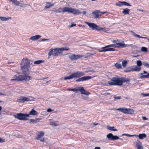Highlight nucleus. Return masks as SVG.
I'll list each match as a JSON object with an SVG mask.
<instances>
[{"label": "nucleus", "mask_w": 149, "mask_h": 149, "mask_svg": "<svg viewBox=\"0 0 149 149\" xmlns=\"http://www.w3.org/2000/svg\"><path fill=\"white\" fill-rule=\"evenodd\" d=\"M141 50L143 52H146L147 51V49L146 47H142L141 48Z\"/></svg>", "instance_id": "42"}, {"label": "nucleus", "mask_w": 149, "mask_h": 149, "mask_svg": "<svg viewBox=\"0 0 149 149\" xmlns=\"http://www.w3.org/2000/svg\"><path fill=\"white\" fill-rule=\"evenodd\" d=\"M92 14L95 16V18H97L100 16V11L96 10L93 12Z\"/></svg>", "instance_id": "14"}, {"label": "nucleus", "mask_w": 149, "mask_h": 149, "mask_svg": "<svg viewBox=\"0 0 149 149\" xmlns=\"http://www.w3.org/2000/svg\"><path fill=\"white\" fill-rule=\"evenodd\" d=\"M134 113V111L133 109L126 108V114H133Z\"/></svg>", "instance_id": "22"}, {"label": "nucleus", "mask_w": 149, "mask_h": 149, "mask_svg": "<svg viewBox=\"0 0 149 149\" xmlns=\"http://www.w3.org/2000/svg\"><path fill=\"white\" fill-rule=\"evenodd\" d=\"M49 40L46 39H43L42 40L43 41H45V40Z\"/></svg>", "instance_id": "61"}, {"label": "nucleus", "mask_w": 149, "mask_h": 149, "mask_svg": "<svg viewBox=\"0 0 149 149\" xmlns=\"http://www.w3.org/2000/svg\"><path fill=\"white\" fill-rule=\"evenodd\" d=\"M50 124L52 126H56L58 125V122H51Z\"/></svg>", "instance_id": "36"}, {"label": "nucleus", "mask_w": 149, "mask_h": 149, "mask_svg": "<svg viewBox=\"0 0 149 149\" xmlns=\"http://www.w3.org/2000/svg\"><path fill=\"white\" fill-rule=\"evenodd\" d=\"M67 90L69 91H73L75 92L76 93H78V91H80L81 94L87 95H88L90 94V93L89 92L86 91L84 89V88L82 87H78L77 88L72 89L68 88Z\"/></svg>", "instance_id": "3"}, {"label": "nucleus", "mask_w": 149, "mask_h": 149, "mask_svg": "<svg viewBox=\"0 0 149 149\" xmlns=\"http://www.w3.org/2000/svg\"><path fill=\"white\" fill-rule=\"evenodd\" d=\"M130 81V79L122 77H113L111 81H109L108 84L110 85H116L121 86L123 83L129 82Z\"/></svg>", "instance_id": "2"}, {"label": "nucleus", "mask_w": 149, "mask_h": 149, "mask_svg": "<svg viewBox=\"0 0 149 149\" xmlns=\"http://www.w3.org/2000/svg\"><path fill=\"white\" fill-rule=\"evenodd\" d=\"M66 8H68V7H64L63 8H60L57 9V11L58 13H61L62 12H63L64 13L67 12V11H65V10H67L66 9Z\"/></svg>", "instance_id": "21"}, {"label": "nucleus", "mask_w": 149, "mask_h": 149, "mask_svg": "<svg viewBox=\"0 0 149 149\" xmlns=\"http://www.w3.org/2000/svg\"><path fill=\"white\" fill-rule=\"evenodd\" d=\"M132 71V68H129L125 70V72H129Z\"/></svg>", "instance_id": "43"}, {"label": "nucleus", "mask_w": 149, "mask_h": 149, "mask_svg": "<svg viewBox=\"0 0 149 149\" xmlns=\"http://www.w3.org/2000/svg\"><path fill=\"white\" fill-rule=\"evenodd\" d=\"M53 5V4L52 3L50 2H47L46 3V6L45 7V8L46 9L49 8H50Z\"/></svg>", "instance_id": "25"}, {"label": "nucleus", "mask_w": 149, "mask_h": 149, "mask_svg": "<svg viewBox=\"0 0 149 149\" xmlns=\"http://www.w3.org/2000/svg\"><path fill=\"white\" fill-rule=\"evenodd\" d=\"M65 10L67 12L69 13H72L74 15H78L81 14L82 12L78 9L76 8H73L71 7H68L66 8Z\"/></svg>", "instance_id": "7"}, {"label": "nucleus", "mask_w": 149, "mask_h": 149, "mask_svg": "<svg viewBox=\"0 0 149 149\" xmlns=\"http://www.w3.org/2000/svg\"><path fill=\"white\" fill-rule=\"evenodd\" d=\"M114 97L115 99L114 100H115L117 99L119 100L121 98V97L120 96H117V97L114 96Z\"/></svg>", "instance_id": "45"}, {"label": "nucleus", "mask_w": 149, "mask_h": 149, "mask_svg": "<svg viewBox=\"0 0 149 149\" xmlns=\"http://www.w3.org/2000/svg\"><path fill=\"white\" fill-rule=\"evenodd\" d=\"M141 76L140 77V79L143 78H149V73L147 74L143 75V73H140Z\"/></svg>", "instance_id": "23"}, {"label": "nucleus", "mask_w": 149, "mask_h": 149, "mask_svg": "<svg viewBox=\"0 0 149 149\" xmlns=\"http://www.w3.org/2000/svg\"><path fill=\"white\" fill-rule=\"evenodd\" d=\"M44 61L42 60H38L37 61H35L34 62V63L35 64H39L41 63H43Z\"/></svg>", "instance_id": "33"}, {"label": "nucleus", "mask_w": 149, "mask_h": 149, "mask_svg": "<svg viewBox=\"0 0 149 149\" xmlns=\"http://www.w3.org/2000/svg\"><path fill=\"white\" fill-rule=\"evenodd\" d=\"M5 140L2 139L0 138V142H4Z\"/></svg>", "instance_id": "50"}, {"label": "nucleus", "mask_w": 149, "mask_h": 149, "mask_svg": "<svg viewBox=\"0 0 149 149\" xmlns=\"http://www.w3.org/2000/svg\"><path fill=\"white\" fill-rule=\"evenodd\" d=\"M116 45H117V48H118L120 47H125L128 46H130L131 47L132 45H129L127 44H125L123 42V43H116Z\"/></svg>", "instance_id": "13"}, {"label": "nucleus", "mask_w": 149, "mask_h": 149, "mask_svg": "<svg viewBox=\"0 0 149 149\" xmlns=\"http://www.w3.org/2000/svg\"><path fill=\"white\" fill-rule=\"evenodd\" d=\"M83 57V56L81 55L78 54L75 55V54H72L71 55H69L68 57L72 61H74L77 60Z\"/></svg>", "instance_id": "9"}, {"label": "nucleus", "mask_w": 149, "mask_h": 149, "mask_svg": "<svg viewBox=\"0 0 149 149\" xmlns=\"http://www.w3.org/2000/svg\"><path fill=\"white\" fill-rule=\"evenodd\" d=\"M21 101V102L23 103L25 101H31V100L29 97H26L24 96H21L19 97L17 99V102H20L19 101Z\"/></svg>", "instance_id": "12"}, {"label": "nucleus", "mask_w": 149, "mask_h": 149, "mask_svg": "<svg viewBox=\"0 0 149 149\" xmlns=\"http://www.w3.org/2000/svg\"><path fill=\"white\" fill-rule=\"evenodd\" d=\"M137 149H143V147L141 145L140 146H137Z\"/></svg>", "instance_id": "48"}, {"label": "nucleus", "mask_w": 149, "mask_h": 149, "mask_svg": "<svg viewBox=\"0 0 149 149\" xmlns=\"http://www.w3.org/2000/svg\"><path fill=\"white\" fill-rule=\"evenodd\" d=\"M112 42L113 43H116V40H113Z\"/></svg>", "instance_id": "63"}, {"label": "nucleus", "mask_w": 149, "mask_h": 149, "mask_svg": "<svg viewBox=\"0 0 149 149\" xmlns=\"http://www.w3.org/2000/svg\"><path fill=\"white\" fill-rule=\"evenodd\" d=\"M11 17H0V19L2 21H7L11 19Z\"/></svg>", "instance_id": "29"}, {"label": "nucleus", "mask_w": 149, "mask_h": 149, "mask_svg": "<svg viewBox=\"0 0 149 149\" xmlns=\"http://www.w3.org/2000/svg\"><path fill=\"white\" fill-rule=\"evenodd\" d=\"M61 53V50L59 48H56L54 49L52 48L50 49L49 52L48 54V58H49V56L51 55L53 56H58L59 54Z\"/></svg>", "instance_id": "6"}, {"label": "nucleus", "mask_w": 149, "mask_h": 149, "mask_svg": "<svg viewBox=\"0 0 149 149\" xmlns=\"http://www.w3.org/2000/svg\"><path fill=\"white\" fill-rule=\"evenodd\" d=\"M106 12H100V13H101V14H100V16L102 15V14H104V13H106Z\"/></svg>", "instance_id": "56"}, {"label": "nucleus", "mask_w": 149, "mask_h": 149, "mask_svg": "<svg viewBox=\"0 0 149 149\" xmlns=\"http://www.w3.org/2000/svg\"><path fill=\"white\" fill-rule=\"evenodd\" d=\"M38 114V113L37 111H36L34 109H32L29 112V113L28 114H29V115H31L34 116H36Z\"/></svg>", "instance_id": "20"}, {"label": "nucleus", "mask_w": 149, "mask_h": 149, "mask_svg": "<svg viewBox=\"0 0 149 149\" xmlns=\"http://www.w3.org/2000/svg\"><path fill=\"white\" fill-rule=\"evenodd\" d=\"M40 120V119L39 118L32 119L30 120V121L31 123H36L37 122H38Z\"/></svg>", "instance_id": "26"}, {"label": "nucleus", "mask_w": 149, "mask_h": 149, "mask_svg": "<svg viewBox=\"0 0 149 149\" xmlns=\"http://www.w3.org/2000/svg\"><path fill=\"white\" fill-rule=\"evenodd\" d=\"M146 135L145 134L143 133L139 134V135H136L135 136L138 137L139 139H142L146 137Z\"/></svg>", "instance_id": "17"}, {"label": "nucleus", "mask_w": 149, "mask_h": 149, "mask_svg": "<svg viewBox=\"0 0 149 149\" xmlns=\"http://www.w3.org/2000/svg\"><path fill=\"white\" fill-rule=\"evenodd\" d=\"M30 66L29 60L28 59H23L21 64V67L22 74L24 75H15L14 79H12L11 81H29L32 78L31 76H29L30 73Z\"/></svg>", "instance_id": "1"}, {"label": "nucleus", "mask_w": 149, "mask_h": 149, "mask_svg": "<svg viewBox=\"0 0 149 149\" xmlns=\"http://www.w3.org/2000/svg\"><path fill=\"white\" fill-rule=\"evenodd\" d=\"M143 73H144V74H148V72L146 71H143Z\"/></svg>", "instance_id": "59"}, {"label": "nucleus", "mask_w": 149, "mask_h": 149, "mask_svg": "<svg viewBox=\"0 0 149 149\" xmlns=\"http://www.w3.org/2000/svg\"><path fill=\"white\" fill-rule=\"evenodd\" d=\"M93 125H98V123H96V124H95V123H93Z\"/></svg>", "instance_id": "64"}, {"label": "nucleus", "mask_w": 149, "mask_h": 149, "mask_svg": "<svg viewBox=\"0 0 149 149\" xmlns=\"http://www.w3.org/2000/svg\"><path fill=\"white\" fill-rule=\"evenodd\" d=\"M123 2L119 1L116 4V5L119 6H123Z\"/></svg>", "instance_id": "39"}, {"label": "nucleus", "mask_w": 149, "mask_h": 149, "mask_svg": "<svg viewBox=\"0 0 149 149\" xmlns=\"http://www.w3.org/2000/svg\"><path fill=\"white\" fill-rule=\"evenodd\" d=\"M127 134H122V136H127Z\"/></svg>", "instance_id": "62"}, {"label": "nucleus", "mask_w": 149, "mask_h": 149, "mask_svg": "<svg viewBox=\"0 0 149 149\" xmlns=\"http://www.w3.org/2000/svg\"><path fill=\"white\" fill-rule=\"evenodd\" d=\"M40 141L44 142L45 141V139L44 138H42V139H39Z\"/></svg>", "instance_id": "51"}, {"label": "nucleus", "mask_w": 149, "mask_h": 149, "mask_svg": "<svg viewBox=\"0 0 149 149\" xmlns=\"http://www.w3.org/2000/svg\"><path fill=\"white\" fill-rule=\"evenodd\" d=\"M135 36L137 37H138V38H141V36L140 35H139L135 34Z\"/></svg>", "instance_id": "54"}, {"label": "nucleus", "mask_w": 149, "mask_h": 149, "mask_svg": "<svg viewBox=\"0 0 149 149\" xmlns=\"http://www.w3.org/2000/svg\"><path fill=\"white\" fill-rule=\"evenodd\" d=\"M10 1L12 2L13 4H15L16 2L17 1V0H9Z\"/></svg>", "instance_id": "47"}, {"label": "nucleus", "mask_w": 149, "mask_h": 149, "mask_svg": "<svg viewBox=\"0 0 149 149\" xmlns=\"http://www.w3.org/2000/svg\"><path fill=\"white\" fill-rule=\"evenodd\" d=\"M123 5H125V6H131L130 5V3H127L126 2H125V1H123Z\"/></svg>", "instance_id": "46"}, {"label": "nucleus", "mask_w": 149, "mask_h": 149, "mask_svg": "<svg viewBox=\"0 0 149 149\" xmlns=\"http://www.w3.org/2000/svg\"><path fill=\"white\" fill-rule=\"evenodd\" d=\"M113 135L112 133H109L107 135V137L109 140L112 141Z\"/></svg>", "instance_id": "31"}, {"label": "nucleus", "mask_w": 149, "mask_h": 149, "mask_svg": "<svg viewBox=\"0 0 149 149\" xmlns=\"http://www.w3.org/2000/svg\"><path fill=\"white\" fill-rule=\"evenodd\" d=\"M137 66L139 68H141V66L142 65V63L141 61L139 60L137 61Z\"/></svg>", "instance_id": "37"}, {"label": "nucleus", "mask_w": 149, "mask_h": 149, "mask_svg": "<svg viewBox=\"0 0 149 149\" xmlns=\"http://www.w3.org/2000/svg\"><path fill=\"white\" fill-rule=\"evenodd\" d=\"M6 95L4 93H0V95Z\"/></svg>", "instance_id": "60"}, {"label": "nucleus", "mask_w": 149, "mask_h": 149, "mask_svg": "<svg viewBox=\"0 0 149 149\" xmlns=\"http://www.w3.org/2000/svg\"><path fill=\"white\" fill-rule=\"evenodd\" d=\"M128 61V60H124L122 61V65L123 68H125L126 67Z\"/></svg>", "instance_id": "27"}, {"label": "nucleus", "mask_w": 149, "mask_h": 149, "mask_svg": "<svg viewBox=\"0 0 149 149\" xmlns=\"http://www.w3.org/2000/svg\"><path fill=\"white\" fill-rule=\"evenodd\" d=\"M44 135V133L43 132H41L39 133L38 135L37 136L36 138V139H40Z\"/></svg>", "instance_id": "24"}, {"label": "nucleus", "mask_w": 149, "mask_h": 149, "mask_svg": "<svg viewBox=\"0 0 149 149\" xmlns=\"http://www.w3.org/2000/svg\"><path fill=\"white\" fill-rule=\"evenodd\" d=\"M132 71L139 72L141 69V68H139L137 65H134L132 67Z\"/></svg>", "instance_id": "15"}, {"label": "nucleus", "mask_w": 149, "mask_h": 149, "mask_svg": "<svg viewBox=\"0 0 149 149\" xmlns=\"http://www.w3.org/2000/svg\"><path fill=\"white\" fill-rule=\"evenodd\" d=\"M76 26V24H72L71 25H70V27L71 28V27H72L73 26Z\"/></svg>", "instance_id": "55"}, {"label": "nucleus", "mask_w": 149, "mask_h": 149, "mask_svg": "<svg viewBox=\"0 0 149 149\" xmlns=\"http://www.w3.org/2000/svg\"><path fill=\"white\" fill-rule=\"evenodd\" d=\"M119 139V137L116 135H113L112 140H116Z\"/></svg>", "instance_id": "41"}, {"label": "nucleus", "mask_w": 149, "mask_h": 149, "mask_svg": "<svg viewBox=\"0 0 149 149\" xmlns=\"http://www.w3.org/2000/svg\"><path fill=\"white\" fill-rule=\"evenodd\" d=\"M52 111V110L51 109H47V111L48 112H50Z\"/></svg>", "instance_id": "53"}, {"label": "nucleus", "mask_w": 149, "mask_h": 149, "mask_svg": "<svg viewBox=\"0 0 149 149\" xmlns=\"http://www.w3.org/2000/svg\"><path fill=\"white\" fill-rule=\"evenodd\" d=\"M115 66L117 68H122V65L120 63H116L115 65Z\"/></svg>", "instance_id": "35"}, {"label": "nucleus", "mask_w": 149, "mask_h": 149, "mask_svg": "<svg viewBox=\"0 0 149 149\" xmlns=\"http://www.w3.org/2000/svg\"><path fill=\"white\" fill-rule=\"evenodd\" d=\"M136 145V147L141 145V143L138 140H136L135 141Z\"/></svg>", "instance_id": "40"}, {"label": "nucleus", "mask_w": 149, "mask_h": 149, "mask_svg": "<svg viewBox=\"0 0 149 149\" xmlns=\"http://www.w3.org/2000/svg\"><path fill=\"white\" fill-rule=\"evenodd\" d=\"M88 71L89 72H95L93 70H89Z\"/></svg>", "instance_id": "57"}, {"label": "nucleus", "mask_w": 149, "mask_h": 149, "mask_svg": "<svg viewBox=\"0 0 149 149\" xmlns=\"http://www.w3.org/2000/svg\"><path fill=\"white\" fill-rule=\"evenodd\" d=\"M117 45H116V43L114 44H113L110 45H108L104 47H102L101 49L100 50V49H98V51L100 52H106L107 51H114L115 50V49L114 48H109L110 47H114V48H117Z\"/></svg>", "instance_id": "4"}, {"label": "nucleus", "mask_w": 149, "mask_h": 149, "mask_svg": "<svg viewBox=\"0 0 149 149\" xmlns=\"http://www.w3.org/2000/svg\"><path fill=\"white\" fill-rule=\"evenodd\" d=\"M73 78H78L84 75V72L77 71L72 74Z\"/></svg>", "instance_id": "10"}, {"label": "nucleus", "mask_w": 149, "mask_h": 149, "mask_svg": "<svg viewBox=\"0 0 149 149\" xmlns=\"http://www.w3.org/2000/svg\"><path fill=\"white\" fill-rule=\"evenodd\" d=\"M16 6H19L21 7H25L26 5L29 6L28 4H24L17 1L15 4Z\"/></svg>", "instance_id": "16"}, {"label": "nucleus", "mask_w": 149, "mask_h": 149, "mask_svg": "<svg viewBox=\"0 0 149 149\" xmlns=\"http://www.w3.org/2000/svg\"><path fill=\"white\" fill-rule=\"evenodd\" d=\"M61 50V53L63 51H64V50H66L67 51L69 49L67 48L66 47H63V48H59Z\"/></svg>", "instance_id": "38"}, {"label": "nucleus", "mask_w": 149, "mask_h": 149, "mask_svg": "<svg viewBox=\"0 0 149 149\" xmlns=\"http://www.w3.org/2000/svg\"><path fill=\"white\" fill-rule=\"evenodd\" d=\"M107 128L109 130L112 131H117V130L116 129H115L114 127H110L109 126H107Z\"/></svg>", "instance_id": "30"}, {"label": "nucleus", "mask_w": 149, "mask_h": 149, "mask_svg": "<svg viewBox=\"0 0 149 149\" xmlns=\"http://www.w3.org/2000/svg\"><path fill=\"white\" fill-rule=\"evenodd\" d=\"M86 23L89 26L90 28H92L93 30L96 29L98 31H105L104 28L99 26L94 23H90L88 22H86Z\"/></svg>", "instance_id": "5"}, {"label": "nucleus", "mask_w": 149, "mask_h": 149, "mask_svg": "<svg viewBox=\"0 0 149 149\" xmlns=\"http://www.w3.org/2000/svg\"><path fill=\"white\" fill-rule=\"evenodd\" d=\"M126 108L125 107H121L119 108H117L116 109V110L119 111L121 112L126 113Z\"/></svg>", "instance_id": "18"}, {"label": "nucleus", "mask_w": 149, "mask_h": 149, "mask_svg": "<svg viewBox=\"0 0 149 149\" xmlns=\"http://www.w3.org/2000/svg\"><path fill=\"white\" fill-rule=\"evenodd\" d=\"M15 116L19 120H27V118L29 117V114L19 113L17 114V116Z\"/></svg>", "instance_id": "8"}, {"label": "nucleus", "mask_w": 149, "mask_h": 149, "mask_svg": "<svg viewBox=\"0 0 149 149\" xmlns=\"http://www.w3.org/2000/svg\"><path fill=\"white\" fill-rule=\"evenodd\" d=\"M130 10L128 8H126L123 9L122 13H124V15L128 14L129 13Z\"/></svg>", "instance_id": "28"}, {"label": "nucleus", "mask_w": 149, "mask_h": 149, "mask_svg": "<svg viewBox=\"0 0 149 149\" xmlns=\"http://www.w3.org/2000/svg\"><path fill=\"white\" fill-rule=\"evenodd\" d=\"M41 36L39 35H36L32 37H31L30 39L33 40H35L39 39L40 38Z\"/></svg>", "instance_id": "19"}, {"label": "nucleus", "mask_w": 149, "mask_h": 149, "mask_svg": "<svg viewBox=\"0 0 149 149\" xmlns=\"http://www.w3.org/2000/svg\"><path fill=\"white\" fill-rule=\"evenodd\" d=\"M136 136V135H130L128 134H127V136L129 137H132L134 136Z\"/></svg>", "instance_id": "49"}, {"label": "nucleus", "mask_w": 149, "mask_h": 149, "mask_svg": "<svg viewBox=\"0 0 149 149\" xmlns=\"http://www.w3.org/2000/svg\"><path fill=\"white\" fill-rule=\"evenodd\" d=\"M92 77L89 76H84L79 78L76 80V81L80 82L86 81L91 79Z\"/></svg>", "instance_id": "11"}, {"label": "nucleus", "mask_w": 149, "mask_h": 149, "mask_svg": "<svg viewBox=\"0 0 149 149\" xmlns=\"http://www.w3.org/2000/svg\"><path fill=\"white\" fill-rule=\"evenodd\" d=\"M82 13H83V14L85 15L86 13V11H84L82 12Z\"/></svg>", "instance_id": "58"}, {"label": "nucleus", "mask_w": 149, "mask_h": 149, "mask_svg": "<svg viewBox=\"0 0 149 149\" xmlns=\"http://www.w3.org/2000/svg\"><path fill=\"white\" fill-rule=\"evenodd\" d=\"M73 78L72 74L71 75L69 76L65 77L64 78V79L66 80L67 79H72Z\"/></svg>", "instance_id": "32"}, {"label": "nucleus", "mask_w": 149, "mask_h": 149, "mask_svg": "<svg viewBox=\"0 0 149 149\" xmlns=\"http://www.w3.org/2000/svg\"><path fill=\"white\" fill-rule=\"evenodd\" d=\"M142 119L144 120H146L148 119V118H147L145 116H143L142 117Z\"/></svg>", "instance_id": "52"}, {"label": "nucleus", "mask_w": 149, "mask_h": 149, "mask_svg": "<svg viewBox=\"0 0 149 149\" xmlns=\"http://www.w3.org/2000/svg\"><path fill=\"white\" fill-rule=\"evenodd\" d=\"M141 95L143 97H146V96H149V93H141Z\"/></svg>", "instance_id": "44"}, {"label": "nucleus", "mask_w": 149, "mask_h": 149, "mask_svg": "<svg viewBox=\"0 0 149 149\" xmlns=\"http://www.w3.org/2000/svg\"><path fill=\"white\" fill-rule=\"evenodd\" d=\"M142 64L146 67L147 68H149V63L147 61H144L143 62Z\"/></svg>", "instance_id": "34"}]
</instances>
